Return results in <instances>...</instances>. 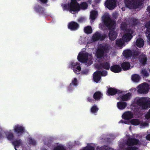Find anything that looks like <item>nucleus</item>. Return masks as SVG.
<instances>
[{"instance_id": "1", "label": "nucleus", "mask_w": 150, "mask_h": 150, "mask_svg": "<svg viewBox=\"0 0 150 150\" xmlns=\"http://www.w3.org/2000/svg\"><path fill=\"white\" fill-rule=\"evenodd\" d=\"M103 20L105 25L109 30L108 36L110 39L111 41L114 40L117 35V33L115 31L116 27L115 21L108 16H105Z\"/></svg>"}, {"instance_id": "2", "label": "nucleus", "mask_w": 150, "mask_h": 150, "mask_svg": "<svg viewBox=\"0 0 150 150\" xmlns=\"http://www.w3.org/2000/svg\"><path fill=\"white\" fill-rule=\"evenodd\" d=\"M93 57L91 54L88 53H79L78 56V60L82 63H85L86 65L88 66L91 65L93 62Z\"/></svg>"}, {"instance_id": "3", "label": "nucleus", "mask_w": 150, "mask_h": 150, "mask_svg": "<svg viewBox=\"0 0 150 150\" xmlns=\"http://www.w3.org/2000/svg\"><path fill=\"white\" fill-rule=\"evenodd\" d=\"M64 8L68 9L71 13L75 14L80 11L79 4L76 0H71L70 3L64 5Z\"/></svg>"}, {"instance_id": "4", "label": "nucleus", "mask_w": 150, "mask_h": 150, "mask_svg": "<svg viewBox=\"0 0 150 150\" xmlns=\"http://www.w3.org/2000/svg\"><path fill=\"white\" fill-rule=\"evenodd\" d=\"M126 6L130 9H136L142 6L144 0H125Z\"/></svg>"}, {"instance_id": "5", "label": "nucleus", "mask_w": 150, "mask_h": 150, "mask_svg": "<svg viewBox=\"0 0 150 150\" xmlns=\"http://www.w3.org/2000/svg\"><path fill=\"white\" fill-rule=\"evenodd\" d=\"M108 50V46L106 44L100 46L96 52V55L97 58L98 59L104 58L105 54L107 53Z\"/></svg>"}, {"instance_id": "6", "label": "nucleus", "mask_w": 150, "mask_h": 150, "mask_svg": "<svg viewBox=\"0 0 150 150\" xmlns=\"http://www.w3.org/2000/svg\"><path fill=\"white\" fill-rule=\"evenodd\" d=\"M140 142L139 140L135 138H129L127 141L126 144L127 147L126 150H137L138 148L134 145H139Z\"/></svg>"}, {"instance_id": "7", "label": "nucleus", "mask_w": 150, "mask_h": 150, "mask_svg": "<svg viewBox=\"0 0 150 150\" xmlns=\"http://www.w3.org/2000/svg\"><path fill=\"white\" fill-rule=\"evenodd\" d=\"M137 105L141 107L142 109H146L150 107V101L147 100L146 98L142 97L137 100Z\"/></svg>"}, {"instance_id": "8", "label": "nucleus", "mask_w": 150, "mask_h": 150, "mask_svg": "<svg viewBox=\"0 0 150 150\" xmlns=\"http://www.w3.org/2000/svg\"><path fill=\"white\" fill-rule=\"evenodd\" d=\"M134 31L132 29H128L126 30V33L123 35L122 38L124 42L129 41L134 35Z\"/></svg>"}, {"instance_id": "9", "label": "nucleus", "mask_w": 150, "mask_h": 150, "mask_svg": "<svg viewBox=\"0 0 150 150\" xmlns=\"http://www.w3.org/2000/svg\"><path fill=\"white\" fill-rule=\"evenodd\" d=\"M13 131L18 136L22 135L24 133L25 128L22 126L16 125L14 127Z\"/></svg>"}, {"instance_id": "10", "label": "nucleus", "mask_w": 150, "mask_h": 150, "mask_svg": "<svg viewBox=\"0 0 150 150\" xmlns=\"http://www.w3.org/2000/svg\"><path fill=\"white\" fill-rule=\"evenodd\" d=\"M138 92L140 93H146L149 91V87L146 83H144L139 86Z\"/></svg>"}, {"instance_id": "11", "label": "nucleus", "mask_w": 150, "mask_h": 150, "mask_svg": "<svg viewBox=\"0 0 150 150\" xmlns=\"http://www.w3.org/2000/svg\"><path fill=\"white\" fill-rule=\"evenodd\" d=\"M34 9L35 11L37 13H38L39 14L45 16L47 15V14L45 11V8L38 4H36L35 5Z\"/></svg>"}, {"instance_id": "12", "label": "nucleus", "mask_w": 150, "mask_h": 150, "mask_svg": "<svg viewBox=\"0 0 150 150\" xmlns=\"http://www.w3.org/2000/svg\"><path fill=\"white\" fill-rule=\"evenodd\" d=\"M79 64V63L78 62H75L74 61L71 62V69L76 74H79V71L81 70V68Z\"/></svg>"}, {"instance_id": "13", "label": "nucleus", "mask_w": 150, "mask_h": 150, "mask_svg": "<svg viewBox=\"0 0 150 150\" xmlns=\"http://www.w3.org/2000/svg\"><path fill=\"white\" fill-rule=\"evenodd\" d=\"M105 5L108 9L112 10L116 6V1L115 0H106Z\"/></svg>"}, {"instance_id": "14", "label": "nucleus", "mask_w": 150, "mask_h": 150, "mask_svg": "<svg viewBox=\"0 0 150 150\" xmlns=\"http://www.w3.org/2000/svg\"><path fill=\"white\" fill-rule=\"evenodd\" d=\"M105 38V35L102 34L98 32H96L92 37V40L93 42L97 41L99 40H104Z\"/></svg>"}, {"instance_id": "15", "label": "nucleus", "mask_w": 150, "mask_h": 150, "mask_svg": "<svg viewBox=\"0 0 150 150\" xmlns=\"http://www.w3.org/2000/svg\"><path fill=\"white\" fill-rule=\"evenodd\" d=\"M107 92L108 96H113L115 95L116 93L121 94L122 91L115 88L110 87L108 89Z\"/></svg>"}, {"instance_id": "16", "label": "nucleus", "mask_w": 150, "mask_h": 150, "mask_svg": "<svg viewBox=\"0 0 150 150\" xmlns=\"http://www.w3.org/2000/svg\"><path fill=\"white\" fill-rule=\"evenodd\" d=\"M79 27V24L76 22L72 21L68 25V28L71 30H76L78 29Z\"/></svg>"}, {"instance_id": "17", "label": "nucleus", "mask_w": 150, "mask_h": 150, "mask_svg": "<svg viewBox=\"0 0 150 150\" xmlns=\"http://www.w3.org/2000/svg\"><path fill=\"white\" fill-rule=\"evenodd\" d=\"M100 73L101 71L97 70L93 74V80L96 83H98L101 79V76L100 75Z\"/></svg>"}, {"instance_id": "18", "label": "nucleus", "mask_w": 150, "mask_h": 150, "mask_svg": "<svg viewBox=\"0 0 150 150\" xmlns=\"http://www.w3.org/2000/svg\"><path fill=\"white\" fill-rule=\"evenodd\" d=\"M133 117V114L131 111H127L125 112L122 116L123 119L125 120H129Z\"/></svg>"}, {"instance_id": "19", "label": "nucleus", "mask_w": 150, "mask_h": 150, "mask_svg": "<svg viewBox=\"0 0 150 150\" xmlns=\"http://www.w3.org/2000/svg\"><path fill=\"white\" fill-rule=\"evenodd\" d=\"M103 94L99 91L96 92L93 95V98L95 100L98 101L102 98Z\"/></svg>"}, {"instance_id": "20", "label": "nucleus", "mask_w": 150, "mask_h": 150, "mask_svg": "<svg viewBox=\"0 0 150 150\" xmlns=\"http://www.w3.org/2000/svg\"><path fill=\"white\" fill-rule=\"evenodd\" d=\"M139 60L140 63L144 65L146 64L147 59L146 55L142 54L139 56Z\"/></svg>"}, {"instance_id": "21", "label": "nucleus", "mask_w": 150, "mask_h": 150, "mask_svg": "<svg viewBox=\"0 0 150 150\" xmlns=\"http://www.w3.org/2000/svg\"><path fill=\"white\" fill-rule=\"evenodd\" d=\"M110 69L114 73H119L122 70L121 67L118 65H115L111 66Z\"/></svg>"}, {"instance_id": "22", "label": "nucleus", "mask_w": 150, "mask_h": 150, "mask_svg": "<svg viewBox=\"0 0 150 150\" xmlns=\"http://www.w3.org/2000/svg\"><path fill=\"white\" fill-rule=\"evenodd\" d=\"M123 55L126 58L131 57L132 56V52L130 49L124 50L122 53Z\"/></svg>"}, {"instance_id": "23", "label": "nucleus", "mask_w": 150, "mask_h": 150, "mask_svg": "<svg viewBox=\"0 0 150 150\" xmlns=\"http://www.w3.org/2000/svg\"><path fill=\"white\" fill-rule=\"evenodd\" d=\"M127 103L124 101H119L117 103V106L118 108L120 110L124 109L127 106Z\"/></svg>"}, {"instance_id": "24", "label": "nucleus", "mask_w": 150, "mask_h": 150, "mask_svg": "<svg viewBox=\"0 0 150 150\" xmlns=\"http://www.w3.org/2000/svg\"><path fill=\"white\" fill-rule=\"evenodd\" d=\"M132 93L130 92L128 93L122 95L121 97V100L122 101H127L130 99Z\"/></svg>"}, {"instance_id": "25", "label": "nucleus", "mask_w": 150, "mask_h": 150, "mask_svg": "<svg viewBox=\"0 0 150 150\" xmlns=\"http://www.w3.org/2000/svg\"><path fill=\"white\" fill-rule=\"evenodd\" d=\"M144 44V42L142 39L138 38L137 39L135 45L141 48L143 47Z\"/></svg>"}, {"instance_id": "26", "label": "nucleus", "mask_w": 150, "mask_h": 150, "mask_svg": "<svg viewBox=\"0 0 150 150\" xmlns=\"http://www.w3.org/2000/svg\"><path fill=\"white\" fill-rule=\"evenodd\" d=\"M130 66V64L129 62H125L122 64L121 67L124 70L126 71L129 69Z\"/></svg>"}, {"instance_id": "27", "label": "nucleus", "mask_w": 150, "mask_h": 150, "mask_svg": "<svg viewBox=\"0 0 150 150\" xmlns=\"http://www.w3.org/2000/svg\"><path fill=\"white\" fill-rule=\"evenodd\" d=\"M100 66L101 67L107 70H109L110 68V63L107 62L101 63L100 64Z\"/></svg>"}, {"instance_id": "28", "label": "nucleus", "mask_w": 150, "mask_h": 150, "mask_svg": "<svg viewBox=\"0 0 150 150\" xmlns=\"http://www.w3.org/2000/svg\"><path fill=\"white\" fill-rule=\"evenodd\" d=\"M73 85L76 86L78 85L77 80L76 78H75L72 81L71 83H70V85L68 88V90L69 91H71L72 89L71 88V86Z\"/></svg>"}, {"instance_id": "29", "label": "nucleus", "mask_w": 150, "mask_h": 150, "mask_svg": "<svg viewBox=\"0 0 150 150\" xmlns=\"http://www.w3.org/2000/svg\"><path fill=\"white\" fill-rule=\"evenodd\" d=\"M88 7L87 3L85 2H81L80 4H79L80 10L81 9L83 10L86 9Z\"/></svg>"}, {"instance_id": "30", "label": "nucleus", "mask_w": 150, "mask_h": 150, "mask_svg": "<svg viewBox=\"0 0 150 150\" xmlns=\"http://www.w3.org/2000/svg\"><path fill=\"white\" fill-rule=\"evenodd\" d=\"M138 23L137 20L135 18H131L129 21V24L132 27L136 26Z\"/></svg>"}, {"instance_id": "31", "label": "nucleus", "mask_w": 150, "mask_h": 150, "mask_svg": "<svg viewBox=\"0 0 150 150\" xmlns=\"http://www.w3.org/2000/svg\"><path fill=\"white\" fill-rule=\"evenodd\" d=\"M140 76L137 74H134L132 76V81L135 82H138L140 80Z\"/></svg>"}, {"instance_id": "32", "label": "nucleus", "mask_w": 150, "mask_h": 150, "mask_svg": "<svg viewBox=\"0 0 150 150\" xmlns=\"http://www.w3.org/2000/svg\"><path fill=\"white\" fill-rule=\"evenodd\" d=\"M21 144V141L20 139L14 140L12 142V144L14 146V147L15 150H17L16 147H18V146H20Z\"/></svg>"}, {"instance_id": "33", "label": "nucleus", "mask_w": 150, "mask_h": 150, "mask_svg": "<svg viewBox=\"0 0 150 150\" xmlns=\"http://www.w3.org/2000/svg\"><path fill=\"white\" fill-rule=\"evenodd\" d=\"M5 135H6L7 138L9 140H12L14 139V136L12 132H8L6 133V134H5Z\"/></svg>"}, {"instance_id": "34", "label": "nucleus", "mask_w": 150, "mask_h": 150, "mask_svg": "<svg viewBox=\"0 0 150 150\" xmlns=\"http://www.w3.org/2000/svg\"><path fill=\"white\" fill-rule=\"evenodd\" d=\"M84 30L86 34H89L92 33V29L91 26H88L84 28Z\"/></svg>"}, {"instance_id": "35", "label": "nucleus", "mask_w": 150, "mask_h": 150, "mask_svg": "<svg viewBox=\"0 0 150 150\" xmlns=\"http://www.w3.org/2000/svg\"><path fill=\"white\" fill-rule=\"evenodd\" d=\"M97 12L94 10L91 11L90 14V18L92 20L95 19L97 14Z\"/></svg>"}, {"instance_id": "36", "label": "nucleus", "mask_w": 150, "mask_h": 150, "mask_svg": "<svg viewBox=\"0 0 150 150\" xmlns=\"http://www.w3.org/2000/svg\"><path fill=\"white\" fill-rule=\"evenodd\" d=\"M124 42L122 39H117L116 40V45L119 47H121L123 45Z\"/></svg>"}, {"instance_id": "37", "label": "nucleus", "mask_w": 150, "mask_h": 150, "mask_svg": "<svg viewBox=\"0 0 150 150\" xmlns=\"http://www.w3.org/2000/svg\"><path fill=\"white\" fill-rule=\"evenodd\" d=\"M98 110V108L97 107V106L95 105H93L91 109V112L95 114Z\"/></svg>"}, {"instance_id": "38", "label": "nucleus", "mask_w": 150, "mask_h": 150, "mask_svg": "<svg viewBox=\"0 0 150 150\" xmlns=\"http://www.w3.org/2000/svg\"><path fill=\"white\" fill-rule=\"evenodd\" d=\"M131 122L132 124L134 125H138L140 123L139 120L136 119L132 120Z\"/></svg>"}, {"instance_id": "39", "label": "nucleus", "mask_w": 150, "mask_h": 150, "mask_svg": "<svg viewBox=\"0 0 150 150\" xmlns=\"http://www.w3.org/2000/svg\"><path fill=\"white\" fill-rule=\"evenodd\" d=\"M141 73L144 76L147 77L149 76V74L148 72L145 69H143L141 70Z\"/></svg>"}, {"instance_id": "40", "label": "nucleus", "mask_w": 150, "mask_h": 150, "mask_svg": "<svg viewBox=\"0 0 150 150\" xmlns=\"http://www.w3.org/2000/svg\"><path fill=\"white\" fill-rule=\"evenodd\" d=\"M29 143L33 145H35L36 144V142L35 141L31 138H29L28 140Z\"/></svg>"}, {"instance_id": "41", "label": "nucleus", "mask_w": 150, "mask_h": 150, "mask_svg": "<svg viewBox=\"0 0 150 150\" xmlns=\"http://www.w3.org/2000/svg\"><path fill=\"white\" fill-rule=\"evenodd\" d=\"M83 150H95V148L92 146H88L85 147Z\"/></svg>"}, {"instance_id": "42", "label": "nucleus", "mask_w": 150, "mask_h": 150, "mask_svg": "<svg viewBox=\"0 0 150 150\" xmlns=\"http://www.w3.org/2000/svg\"><path fill=\"white\" fill-rule=\"evenodd\" d=\"M144 26L147 28L146 29H150V20L145 23Z\"/></svg>"}, {"instance_id": "43", "label": "nucleus", "mask_w": 150, "mask_h": 150, "mask_svg": "<svg viewBox=\"0 0 150 150\" xmlns=\"http://www.w3.org/2000/svg\"><path fill=\"white\" fill-rule=\"evenodd\" d=\"M54 150H65L64 148L62 146H58L56 147Z\"/></svg>"}, {"instance_id": "44", "label": "nucleus", "mask_w": 150, "mask_h": 150, "mask_svg": "<svg viewBox=\"0 0 150 150\" xmlns=\"http://www.w3.org/2000/svg\"><path fill=\"white\" fill-rule=\"evenodd\" d=\"M146 35L147 38L150 40V29L146 30Z\"/></svg>"}, {"instance_id": "45", "label": "nucleus", "mask_w": 150, "mask_h": 150, "mask_svg": "<svg viewBox=\"0 0 150 150\" xmlns=\"http://www.w3.org/2000/svg\"><path fill=\"white\" fill-rule=\"evenodd\" d=\"M140 52L138 50H135L132 52V55L138 56L140 54Z\"/></svg>"}, {"instance_id": "46", "label": "nucleus", "mask_w": 150, "mask_h": 150, "mask_svg": "<svg viewBox=\"0 0 150 150\" xmlns=\"http://www.w3.org/2000/svg\"><path fill=\"white\" fill-rule=\"evenodd\" d=\"M100 75L101 76H105L107 75V72L106 71L104 70L101 71Z\"/></svg>"}, {"instance_id": "47", "label": "nucleus", "mask_w": 150, "mask_h": 150, "mask_svg": "<svg viewBox=\"0 0 150 150\" xmlns=\"http://www.w3.org/2000/svg\"><path fill=\"white\" fill-rule=\"evenodd\" d=\"M5 134H6V132H5L3 131L1 132H0V139H2L5 137L4 136Z\"/></svg>"}, {"instance_id": "48", "label": "nucleus", "mask_w": 150, "mask_h": 150, "mask_svg": "<svg viewBox=\"0 0 150 150\" xmlns=\"http://www.w3.org/2000/svg\"><path fill=\"white\" fill-rule=\"evenodd\" d=\"M87 99L88 102L92 103H94L95 100L94 99H92L91 97H88Z\"/></svg>"}, {"instance_id": "49", "label": "nucleus", "mask_w": 150, "mask_h": 150, "mask_svg": "<svg viewBox=\"0 0 150 150\" xmlns=\"http://www.w3.org/2000/svg\"><path fill=\"white\" fill-rule=\"evenodd\" d=\"M88 70L85 69L82 70L81 71V73L82 74L86 75L88 74Z\"/></svg>"}, {"instance_id": "50", "label": "nucleus", "mask_w": 150, "mask_h": 150, "mask_svg": "<svg viewBox=\"0 0 150 150\" xmlns=\"http://www.w3.org/2000/svg\"><path fill=\"white\" fill-rule=\"evenodd\" d=\"M145 117L147 119H150V109L149 110L148 113L145 115Z\"/></svg>"}, {"instance_id": "51", "label": "nucleus", "mask_w": 150, "mask_h": 150, "mask_svg": "<svg viewBox=\"0 0 150 150\" xmlns=\"http://www.w3.org/2000/svg\"><path fill=\"white\" fill-rule=\"evenodd\" d=\"M112 16L114 18H116L118 17V14L116 12H114L112 13Z\"/></svg>"}, {"instance_id": "52", "label": "nucleus", "mask_w": 150, "mask_h": 150, "mask_svg": "<svg viewBox=\"0 0 150 150\" xmlns=\"http://www.w3.org/2000/svg\"><path fill=\"white\" fill-rule=\"evenodd\" d=\"M84 20V18L82 17H81L78 19V21L79 23H82L83 21Z\"/></svg>"}, {"instance_id": "53", "label": "nucleus", "mask_w": 150, "mask_h": 150, "mask_svg": "<svg viewBox=\"0 0 150 150\" xmlns=\"http://www.w3.org/2000/svg\"><path fill=\"white\" fill-rule=\"evenodd\" d=\"M120 28L122 30H124L126 29V26L125 25H122L121 26Z\"/></svg>"}, {"instance_id": "54", "label": "nucleus", "mask_w": 150, "mask_h": 150, "mask_svg": "<svg viewBox=\"0 0 150 150\" xmlns=\"http://www.w3.org/2000/svg\"><path fill=\"white\" fill-rule=\"evenodd\" d=\"M146 139L149 141H150V134L147 135L146 136Z\"/></svg>"}, {"instance_id": "55", "label": "nucleus", "mask_w": 150, "mask_h": 150, "mask_svg": "<svg viewBox=\"0 0 150 150\" xmlns=\"http://www.w3.org/2000/svg\"><path fill=\"white\" fill-rule=\"evenodd\" d=\"M40 1L43 4H46L47 2V0H40Z\"/></svg>"}, {"instance_id": "56", "label": "nucleus", "mask_w": 150, "mask_h": 150, "mask_svg": "<svg viewBox=\"0 0 150 150\" xmlns=\"http://www.w3.org/2000/svg\"><path fill=\"white\" fill-rule=\"evenodd\" d=\"M146 10L147 11L150 13V5L147 6Z\"/></svg>"}, {"instance_id": "57", "label": "nucleus", "mask_w": 150, "mask_h": 150, "mask_svg": "<svg viewBox=\"0 0 150 150\" xmlns=\"http://www.w3.org/2000/svg\"><path fill=\"white\" fill-rule=\"evenodd\" d=\"M136 108H137V110H136V111H137V112H138L139 111H140V110H139V107H138V106H137V107H136Z\"/></svg>"}, {"instance_id": "58", "label": "nucleus", "mask_w": 150, "mask_h": 150, "mask_svg": "<svg viewBox=\"0 0 150 150\" xmlns=\"http://www.w3.org/2000/svg\"><path fill=\"white\" fill-rule=\"evenodd\" d=\"M120 122L122 123H126L125 122H124V121L122 120H121Z\"/></svg>"}, {"instance_id": "59", "label": "nucleus", "mask_w": 150, "mask_h": 150, "mask_svg": "<svg viewBox=\"0 0 150 150\" xmlns=\"http://www.w3.org/2000/svg\"><path fill=\"white\" fill-rule=\"evenodd\" d=\"M147 124V123H144V125H146Z\"/></svg>"}, {"instance_id": "60", "label": "nucleus", "mask_w": 150, "mask_h": 150, "mask_svg": "<svg viewBox=\"0 0 150 150\" xmlns=\"http://www.w3.org/2000/svg\"><path fill=\"white\" fill-rule=\"evenodd\" d=\"M47 150V149H45V150Z\"/></svg>"}]
</instances>
